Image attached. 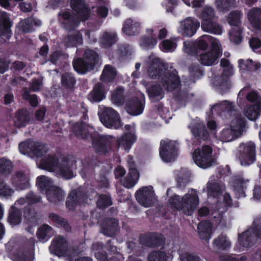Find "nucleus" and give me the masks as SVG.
Instances as JSON below:
<instances>
[{
  "label": "nucleus",
  "instance_id": "obj_47",
  "mask_svg": "<svg viewBox=\"0 0 261 261\" xmlns=\"http://www.w3.org/2000/svg\"><path fill=\"white\" fill-rule=\"evenodd\" d=\"M82 42V35L80 32L69 35L64 39V42L67 46H74L79 44H81Z\"/></svg>",
  "mask_w": 261,
  "mask_h": 261
},
{
  "label": "nucleus",
  "instance_id": "obj_64",
  "mask_svg": "<svg viewBox=\"0 0 261 261\" xmlns=\"http://www.w3.org/2000/svg\"><path fill=\"white\" fill-rule=\"evenodd\" d=\"M22 97L24 99L28 100L32 107L37 106L38 101L36 95L35 94L31 95L28 90L25 89L24 90Z\"/></svg>",
  "mask_w": 261,
  "mask_h": 261
},
{
  "label": "nucleus",
  "instance_id": "obj_2",
  "mask_svg": "<svg viewBox=\"0 0 261 261\" xmlns=\"http://www.w3.org/2000/svg\"><path fill=\"white\" fill-rule=\"evenodd\" d=\"M75 162L72 158L58 160L55 155H48L41 160L39 167L42 169L55 172L66 179H70L74 176Z\"/></svg>",
  "mask_w": 261,
  "mask_h": 261
},
{
  "label": "nucleus",
  "instance_id": "obj_42",
  "mask_svg": "<svg viewBox=\"0 0 261 261\" xmlns=\"http://www.w3.org/2000/svg\"><path fill=\"white\" fill-rule=\"evenodd\" d=\"M117 41L116 34L114 32H106L100 38V43L105 47H110Z\"/></svg>",
  "mask_w": 261,
  "mask_h": 261
},
{
  "label": "nucleus",
  "instance_id": "obj_23",
  "mask_svg": "<svg viewBox=\"0 0 261 261\" xmlns=\"http://www.w3.org/2000/svg\"><path fill=\"white\" fill-rule=\"evenodd\" d=\"M41 24L40 20L33 17H29L19 22L17 28L22 32L29 33L34 31L37 27Z\"/></svg>",
  "mask_w": 261,
  "mask_h": 261
},
{
  "label": "nucleus",
  "instance_id": "obj_28",
  "mask_svg": "<svg viewBox=\"0 0 261 261\" xmlns=\"http://www.w3.org/2000/svg\"><path fill=\"white\" fill-rule=\"evenodd\" d=\"M248 17L253 28L261 30V8L252 9L248 12Z\"/></svg>",
  "mask_w": 261,
  "mask_h": 261
},
{
  "label": "nucleus",
  "instance_id": "obj_38",
  "mask_svg": "<svg viewBox=\"0 0 261 261\" xmlns=\"http://www.w3.org/2000/svg\"><path fill=\"white\" fill-rule=\"evenodd\" d=\"M73 129L76 135L78 137L82 139L86 138L88 136V134L91 133L93 130L92 126L83 123L75 124Z\"/></svg>",
  "mask_w": 261,
  "mask_h": 261
},
{
  "label": "nucleus",
  "instance_id": "obj_51",
  "mask_svg": "<svg viewBox=\"0 0 261 261\" xmlns=\"http://www.w3.org/2000/svg\"><path fill=\"white\" fill-rule=\"evenodd\" d=\"M124 89L118 88L112 94V101L117 105H121L124 102Z\"/></svg>",
  "mask_w": 261,
  "mask_h": 261
},
{
  "label": "nucleus",
  "instance_id": "obj_41",
  "mask_svg": "<svg viewBox=\"0 0 261 261\" xmlns=\"http://www.w3.org/2000/svg\"><path fill=\"white\" fill-rule=\"evenodd\" d=\"M116 74V69L111 65H107L104 67L100 79L105 83H109L115 79Z\"/></svg>",
  "mask_w": 261,
  "mask_h": 261
},
{
  "label": "nucleus",
  "instance_id": "obj_8",
  "mask_svg": "<svg viewBox=\"0 0 261 261\" xmlns=\"http://www.w3.org/2000/svg\"><path fill=\"white\" fill-rule=\"evenodd\" d=\"M98 114L101 122L108 128L118 129L122 126L119 115L112 108L100 106Z\"/></svg>",
  "mask_w": 261,
  "mask_h": 261
},
{
  "label": "nucleus",
  "instance_id": "obj_54",
  "mask_svg": "<svg viewBox=\"0 0 261 261\" xmlns=\"http://www.w3.org/2000/svg\"><path fill=\"white\" fill-rule=\"evenodd\" d=\"M49 217L52 221L56 223L59 226L64 228L66 231L70 230V228L67 221L63 218L59 217L54 213L50 214Z\"/></svg>",
  "mask_w": 261,
  "mask_h": 261
},
{
  "label": "nucleus",
  "instance_id": "obj_16",
  "mask_svg": "<svg viewBox=\"0 0 261 261\" xmlns=\"http://www.w3.org/2000/svg\"><path fill=\"white\" fill-rule=\"evenodd\" d=\"M51 254L59 256L65 255L68 250V243L66 238L62 236H58L53 239L49 247Z\"/></svg>",
  "mask_w": 261,
  "mask_h": 261
},
{
  "label": "nucleus",
  "instance_id": "obj_5",
  "mask_svg": "<svg viewBox=\"0 0 261 261\" xmlns=\"http://www.w3.org/2000/svg\"><path fill=\"white\" fill-rule=\"evenodd\" d=\"M193 159L196 165L203 169L211 167L216 162L212 147L207 145L196 149L193 153Z\"/></svg>",
  "mask_w": 261,
  "mask_h": 261
},
{
  "label": "nucleus",
  "instance_id": "obj_31",
  "mask_svg": "<svg viewBox=\"0 0 261 261\" xmlns=\"http://www.w3.org/2000/svg\"><path fill=\"white\" fill-rule=\"evenodd\" d=\"M105 93L103 85L98 83L88 95V99L91 101L99 102L105 98Z\"/></svg>",
  "mask_w": 261,
  "mask_h": 261
},
{
  "label": "nucleus",
  "instance_id": "obj_4",
  "mask_svg": "<svg viewBox=\"0 0 261 261\" xmlns=\"http://www.w3.org/2000/svg\"><path fill=\"white\" fill-rule=\"evenodd\" d=\"M168 203L172 208L181 211L186 215L190 216L199 204L198 194L196 190L191 189L182 197L177 195L171 197Z\"/></svg>",
  "mask_w": 261,
  "mask_h": 261
},
{
  "label": "nucleus",
  "instance_id": "obj_34",
  "mask_svg": "<svg viewBox=\"0 0 261 261\" xmlns=\"http://www.w3.org/2000/svg\"><path fill=\"white\" fill-rule=\"evenodd\" d=\"M118 229V223L115 219L108 220L102 228L103 233L107 236H114Z\"/></svg>",
  "mask_w": 261,
  "mask_h": 261
},
{
  "label": "nucleus",
  "instance_id": "obj_53",
  "mask_svg": "<svg viewBox=\"0 0 261 261\" xmlns=\"http://www.w3.org/2000/svg\"><path fill=\"white\" fill-rule=\"evenodd\" d=\"M241 29L240 26L232 27L229 33L230 40L234 44H239L242 41Z\"/></svg>",
  "mask_w": 261,
  "mask_h": 261
},
{
  "label": "nucleus",
  "instance_id": "obj_50",
  "mask_svg": "<svg viewBox=\"0 0 261 261\" xmlns=\"http://www.w3.org/2000/svg\"><path fill=\"white\" fill-rule=\"evenodd\" d=\"M21 214L18 208L12 206L9 215V222L12 225L19 224L21 222Z\"/></svg>",
  "mask_w": 261,
  "mask_h": 261
},
{
  "label": "nucleus",
  "instance_id": "obj_58",
  "mask_svg": "<svg viewBox=\"0 0 261 261\" xmlns=\"http://www.w3.org/2000/svg\"><path fill=\"white\" fill-rule=\"evenodd\" d=\"M47 152V147L43 144L35 142V146L33 147L32 153L37 157H42Z\"/></svg>",
  "mask_w": 261,
  "mask_h": 261
},
{
  "label": "nucleus",
  "instance_id": "obj_18",
  "mask_svg": "<svg viewBox=\"0 0 261 261\" xmlns=\"http://www.w3.org/2000/svg\"><path fill=\"white\" fill-rule=\"evenodd\" d=\"M127 163L129 168V173L122 181V184L125 188H131L138 181L139 178V174L136 168L133 159L130 155H128L127 158Z\"/></svg>",
  "mask_w": 261,
  "mask_h": 261
},
{
  "label": "nucleus",
  "instance_id": "obj_60",
  "mask_svg": "<svg viewBox=\"0 0 261 261\" xmlns=\"http://www.w3.org/2000/svg\"><path fill=\"white\" fill-rule=\"evenodd\" d=\"M241 17V14L238 11H233L229 15L228 21L230 25L232 27L239 26L240 19Z\"/></svg>",
  "mask_w": 261,
  "mask_h": 261
},
{
  "label": "nucleus",
  "instance_id": "obj_13",
  "mask_svg": "<svg viewBox=\"0 0 261 261\" xmlns=\"http://www.w3.org/2000/svg\"><path fill=\"white\" fill-rule=\"evenodd\" d=\"M199 22L192 17H188L179 22L178 33L185 37L193 36L199 27Z\"/></svg>",
  "mask_w": 261,
  "mask_h": 261
},
{
  "label": "nucleus",
  "instance_id": "obj_52",
  "mask_svg": "<svg viewBox=\"0 0 261 261\" xmlns=\"http://www.w3.org/2000/svg\"><path fill=\"white\" fill-rule=\"evenodd\" d=\"M13 182L19 189H23L28 185V177L21 172L18 173L14 178Z\"/></svg>",
  "mask_w": 261,
  "mask_h": 261
},
{
  "label": "nucleus",
  "instance_id": "obj_57",
  "mask_svg": "<svg viewBox=\"0 0 261 261\" xmlns=\"http://www.w3.org/2000/svg\"><path fill=\"white\" fill-rule=\"evenodd\" d=\"M14 191L5 182H0V196L8 198L12 196Z\"/></svg>",
  "mask_w": 261,
  "mask_h": 261
},
{
  "label": "nucleus",
  "instance_id": "obj_12",
  "mask_svg": "<svg viewBox=\"0 0 261 261\" xmlns=\"http://www.w3.org/2000/svg\"><path fill=\"white\" fill-rule=\"evenodd\" d=\"M230 186L238 198L246 196V191L248 188L250 180L243 175H237L232 177Z\"/></svg>",
  "mask_w": 261,
  "mask_h": 261
},
{
  "label": "nucleus",
  "instance_id": "obj_37",
  "mask_svg": "<svg viewBox=\"0 0 261 261\" xmlns=\"http://www.w3.org/2000/svg\"><path fill=\"white\" fill-rule=\"evenodd\" d=\"M139 45L144 50L151 49L157 44V39L153 36H143L139 40Z\"/></svg>",
  "mask_w": 261,
  "mask_h": 261
},
{
  "label": "nucleus",
  "instance_id": "obj_6",
  "mask_svg": "<svg viewBox=\"0 0 261 261\" xmlns=\"http://www.w3.org/2000/svg\"><path fill=\"white\" fill-rule=\"evenodd\" d=\"M245 127V122L241 116H237L231 122L229 127L223 129L219 138L223 142H231L240 136Z\"/></svg>",
  "mask_w": 261,
  "mask_h": 261
},
{
  "label": "nucleus",
  "instance_id": "obj_33",
  "mask_svg": "<svg viewBox=\"0 0 261 261\" xmlns=\"http://www.w3.org/2000/svg\"><path fill=\"white\" fill-rule=\"evenodd\" d=\"M212 224L207 221H202L197 226V230L199 237L201 239L209 240L211 236Z\"/></svg>",
  "mask_w": 261,
  "mask_h": 261
},
{
  "label": "nucleus",
  "instance_id": "obj_55",
  "mask_svg": "<svg viewBox=\"0 0 261 261\" xmlns=\"http://www.w3.org/2000/svg\"><path fill=\"white\" fill-rule=\"evenodd\" d=\"M35 146V142L31 140L21 142L19 145V149L20 153L26 154L32 152L33 147Z\"/></svg>",
  "mask_w": 261,
  "mask_h": 261
},
{
  "label": "nucleus",
  "instance_id": "obj_35",
  "mask_svg": "<svg viewBox=\"0 0 261 261\" xmlns=\"http://www.w3.org/2000/svg\"><path fill=\"white\" fill-rule=\"evenodd\" d=\"M13 261H33L34 256L32 251L24 250L20 248L12 255Z\"/></svg>",
  "mask_w": 261,
  "mask_h": 261
},
{
  "label": "nucleus",
  "instance_id": "obj_24",
  "mask_svg": "<svg viewBox=\"0 0 261 261\" xmlns=\"http://www.w3.org/2000/svg\"><path fill=\"white\" fill-rule=\"evenodd\" d=\"M225 190V186L222 182L209 181L206 184V191L209 197L218 198Z\"/></svg>",
  "mask_w": 261,
  "mask_h": 261
},
{
  "label": "nucleus",
  "instance_id": "obj_20",
  "mask_svg": "<svg viewBox=\"0 0 261 261\" xmlns=\"http://www.w3.org/2000/svg\"><path fill=\"white\" fill-rule=\"evenodd\" d=\"M257 238L261 239V228H251L239 237L240 246L248 247L250 244L254 242Z\"/></svg>",
  "mask_w": 261,
  "mask_h": 261
},
{
  "label": "nucleus",
  "instance_id": "obj_1",
  "mask_svg": "<svg viewBox=\"0 0 261 261\" xmlns=\"http://www.w3.org/2000/svg\"><path fill=\"white\" fill-rule=\"evenodd\" d=\"M147 73L152 79H160L164 88L168 91L173 90L179 85L176 71L171 67H166L159 58H153Z\"/></svg>",
  "mask_w": 261,
  "mask_h": 261
},
{
  "label": "nucleus",
  "instance_id": "obj_9",
  "mask_svg": "<svg viewBox=\"0 0 261 261\" xmlns=\"http://www.w3.org/2000/svg\"><path fill=\"white\" fill-rule=\"evenodd\" d=\"M97 59L98 55L95 51L87 49L83 56V59H77L73 61V68L77 72L84 74L93 69Z\"/></svg>",
  "mask_w": 261,
  "mask_h": 261
},
{
  "label": "nucleus",
  "instance_id": "obj_43",
  "mask_svg": "<svg viewBox=\"0 0 261 261\" xmlns=\"http://www.w3.org/2000/svg\"><path fill=\"white\" fill-rule=\"evenodd\" d=\"M30 121L28 112L26 110H21L17 112L15 120L16 126L21 127L25 126Z\"/></svg>",
  "mask_w": 261,
  "mask_h": 261
},
{
  "label": "nucleus",
  "instance_id": "obj_17",
  "mask_svg": "<svg viewBox=\"0 0 261 261\" xmlns=\"http://www.w3.org/2000/svg\"><path fill=\"white\" fill-rule=\"evenodd\" d=\"M137 95V97L133 98L126 103L127 112L134 116L141 114L144 110L145 96L141 92H139Z\"/></svg>",
  "mask_w": 261,
  "mask_h": 261
},
{
  "label": "nucleus",
  "instance_id": "obj_49",
  "mask_svg": "<svg viewBox=\"0 0 261 261\" xmlns=\"http://www.w3.org/2000/svg\"><path fill=\"white\" fill-rule=\"evenodd\" d=\"M13 164L11 161L5 158L0 159V173L4 175H9L13 169Z\"/></svg>",
  "mask_w": 261,
  "mask_h": 261
},
{
  "label": "nucleus",
  "instance_id": "obj_21",
  "mask_svg": "<svg viewBox=\"0 0 261 261\" xmlns=\"http://www.w3.org/2000/svg\"><path fill=\"white\" fill-rule=\"evenodd\" d=\"M114 137L110 135H98L93 140V147L99 153H106L110 149V146Z\"/></svg>",
  "mask_w": 261,
  "mask_h": 261
},
{
  "label": "nucleus",
  "instance_id": "obj_32",
  "mask_svg": "<svg viewBox=\"0 0 261 261\" xmlns=\"http://www.w3.org/2000/svg\"><path fill=\"white\" fill-rule=\"evenodd\" d=\"M84 196L79 190H73L70 192L67 200V205L70 210H72L77 203L84 202Z\"/></svg>",
  "mask_w": 261,
  "mask_h": 261
},
{
  "label": "nucleus",
  "instance_id": "obj_19",
  "mask_svg": "<svg viewBox=\"0 0 261 261\" xmlns=\"http://www.w3.org/2000/svg\"><path fill=\"white\" fill-rule=\"evenodd\" d=\"M12 26V22L9 14L6 12L0 11V42L6 41L11 37Z\"/></svg>",
  "mask_w": 261,
  "mask_h": 261
},
{
  "label": "nucleus",
  "instance_id": "obj_45",
  "mask_svg": "<svg viewBox=\"0 0 261 261\" xmlns=\"http://www.w3.org/2000/svg\"><path fill=\"white\" fill-rule=\"evenodd\" d=\"M36 185L41 191H45V193L47 190H50L51 187H54L53 181L50 178L44 175L37 177Z\"/></svg>",
  "mask_w": 261,
  "mask_h": 261
},
{
  "label": "nucleus",
  "instance_id": "obj_10",
  "mask_svg": "<svg viewBox=\"0 0 261 261\" xmlns=\"http://www.w3.org/2000/svg\"><path fill=\"white\" fill-rule=\"evenodd\" d=\"M255 155V147L253 142L241 143L238 147L237 157L242 166H248L253 164Z\"/></svg>",
  "mask_w": 261,
  "mask_h": 261
},
{
  "label": "nucleus",
  "instance_id": "obj_62",
  "mask_svg": "<svg viewBox=\"0 0 261 261\" xmlns=\"http://www.w3.org/2000/svg\"><path fill=\"white\" fill-rule=\"evenodd\" d=\"M247 99L251 102H255V105L261 106V95L255 91L249 92L246 96Z\"/></svg>",
  "mask_w": 261,
  "mask_h": 261
},
{
  "label": "nucleus",
  "instance_id": "obj_14",
  "mask_svg": "<svg viewBox=\"0 0 261 261\" xmlns=\"http://www.w3.org/2000/svg\"><path fill=\"white\" fill-rule=\"evenodd\" d=\"M138 202L144 207L151 206L155 201L154 191L151 186L143 187L136 193Z\"/></svg>",
  "mask_w": 261,
  "mask_h": 261
},
{
  "label": "nucleus",
  "instance_id": "obj_30",
  "mask_svg": "<svg viewBox=\"0 0 261 261\" xmlns=\"http://www.w3.org/2000/svg\"><path fill=\"white\" fill-rule=\"evenodd\" d=\"M140 23L132 19H127L124 24L122 30L126 34L131 36L139 33L140 31Z\"/></svg>",
  "mask_w": 261,
  "mask_h": 261
},
{
  "label": "nucleus",
  "instance_id": "obj_39",
  "mask_svg": "<svg viewBox=\"0 0 261 261\" xmlns=\"http://www.w3.org/2000/svg\"><path fill=\"white\" fill-rule=\"evenodd\" d=\"M213 244L215 247L222 250L229 249L231 246L229 238L224 234H221L216 238L213 241Z\"/></svg>",
  "mask_w": 261,
  "mask_h": 261
},
{
  "label": "nucleus",
  "instance_id": "obj_27",
  "mask_svg": "<svg viewBox=\"0 0 261 261\" xmlns=\"http://www.w3.org/2000/svg\"><path fill=\"white\" fill-rule=\"evenodd\" d=\"M137 138L134 133H125L117 139L119 147L128 151L136 141Z\"/></svg>",
  "mask_w": 261,
  "mask_h": 261
},
{
  "label": "nucleus",
  "instance_id": "obj_61",
  "mask_svg": "<svg viewBox=\"0 0 261 261\" xmlns=\"http://www.w3.org/2000/svg\"><path fill=\"white\" fill-rule=\"evenodd\" d=\"M235 0H216V5L218 9L222 10L226 9L236 5Z\"/></svg>",
  "mask_w": 261,
  "mask_h": 261
},
{
  "label": "nucleus",
  "instance_id": "obj_26",
  "mask_svg": "<svg viewBox=\"0 0 261 261\" xmlns=\"http://www.w3.org/2000/svg\"><path fill=\"white\" fill-rule=\"evenodd\" d=\"M65 195V192L61 188L56 186L51 187L46 193L48 200L55 203L63 200Z\"/></svg>",
  "mask_w": 261,
  "mask_h": 261
},
{
  "label": "nucleus",
  "instance_id": "obj_63",
  "mask_svg": "<svg viewBox=\"0 0 261 261\" xmlns=\"http://www.w3.org/2000/svg\"><path fill=\"white\" fill-rule=\"evenodd\" d=\"M112 201L108 195H100L97 202V206L99 208H103L111 205Z\"/></svg>",
  "mask_w": 261,
  "mask_h": 261
},
{
  "label": "nucleus",
  "instance_id": "obj_40",
  "mask_svg": "<svg viewBox=\"0 0 261 261\" xmlns=\"http://www.w3.org/2000/svg\"><path fill=\"white\" fill-rule=\"evenodd\" d=\"M148 95L152 101H157L164 97V92L159 85H153L147 89Z\"/></svg>",
  "mask_w": 261,
  "mask_h": 261
},
{
  "label": "nucleus",
  "instance_id": "obj_46",
  "mask_svg": "<svg viewBox=\"0 0 261 261\" xmlns=\"http://www.w3.org/2000/svg\"><path fill=\"white\" fill-rule=\"evenodd\" d=\"M261 112V106L253 105L246 108L244 113L250 120H255L258 118Z\"/></svg>",
  "mask_w": 261,
  "mask_h": 261
},
{
  "label": "nucleus",
  "instance_id": "obj_44",
  "mask_svg": "<svg viewBox=\"0 0 261 261\" xmlns=\"http://www.w3.org/2000/svg\"><path fill=\"white\" fill-rule=\"evenodd\" d=\"M234 110V104L227 100L217 102L212 108V111H216L220 113L223 111H232Z\"/></svg>",
  "mask_w": 261,
  "mask_h": 261
},
{
  "label": "nucleus",
  "instance_id": "obj_59",
  "mask_svg": "<svg viewBox=\"0 0 261 261\" xmlns=\"http://www.w3.org/2000/svg\"><path fill=\"white\" fill-rule=\"evenodd\" d=\"M167 255L163 251H153L148 257V261H166Z\"/></svg>",
  "mask_w": 261,
  "mask_h": 261
},
{
  "label": "nucleus",
  "instance_id": "obj_48",
  "mask_svg": "<svg viewBox=\"0 0 261 261\" xmlns=\"http://www.w3.org/2000/svg\"><path fill=\"white\" fill-rule=\"evenodd\" d=\"M41 198L40 196L35 195L33 193H29L27 196L26 198H21L18 199L15 203V207L18 205H22L25 204L35 203L40 201Z\"/></svg>",
  "mask_w": 261,
  "mask_h": 261
},
{
  "label": "nucleus",
  "instance_id": "obj_25",
  "mask_svg": "<svg viewBox=\"0 0 261 261\" xmlns=\"http://www.w3.org/2000/svg\"><path fill=\"white\" fill-rule=\"evenodd\" d=\"M192 133L196 137H198L203 140L208 138V133L202 122L199 120H195L189 126Z\"/></svg>",
  "mask_w": 261,
  "mask_h": 261
},
{
  "label": "nucleus",
  "instance_id": "obj_29",
  "mask_svg": "<svg viewBox=\"0 0 261 261\" xmlns=\"http://www.w3.org/2000/svg\"><path fill=\"white\" fill-rule=\"evenodd\" d=\"M238 66L242 72L254 71L260 67L259 63L253 61L251 59H240L238 60Z\"/></svg>",
  "mask_w": 261,
  "mask_h": 261
},
{
  "label": "nucleus",
  "instance_id": "obj_7",
  "mask_svg": "<svg viewBox=\"0 0 261 261\" xmlns=\"http://www.w3.org/2000/svg\"><path fill=\"white\" fill-rule=\"evenodd\" d=\"M201 28L206 32L220 35L222 32V27L215 21V13L210 6L203 8L201 15Z\"/></svg>",
  "mask_w": 261,
  "mask_h": 261
},
{
  "label": "nucleus",
  "instance_id": "obj_11",
  "mask_svg": "<svg viewBox=\"0 0 261 261\" xmlns=\"http://www.w3.org/2000/svg\"><path fill=\"white\" fill-rule=\"evenodd\" d=\"M177 143L168 139L161 141L160 154L162 159L165 162L173 161L177 155Z\"/></svg>",
  "mask_w": 261,
  "mask_h": 261
},
{
  "label": "nucleus",
  "instance_id": "obj_22",
  "mask_svg": "<svg viewBox=\"0 0 261 261\" xmlns=\"http://www.w3.org/2000/svg\"><path fill=\"white\" fill-rule=\"evenodd\" d=\"M209 44L211 48L220 46V42L217 39L208 35H204L200 37L194 43V45L198 48L204 50L206 49Z\"/></svg>",
  "mask_w": 261,
  "mask_h": 261
},
{
  "label": "nucleus",
  "instance_id": "obj_36",
  "mask_svg": "<svg viewBox=\"0 0 261 261\" xmlns=\"http://www.w3.org/2000/svg\"><path fill=\"white\" fill-rule=\"evenodd\" d=\"M53 233L51 227L46 224H44L38 228L37 237L40 241L45 242L53 236Z\"/></svg>",
  "mask_w": 261,
  "mask_h": 261
},
{
  "label": "nucleus",
  "instance_id": "obj_15",
  "mask_svg": "<svg viewBox=\"0 0 261 261\" xmlns=\"http://www.w3.org/2000/svg\"><path fill=\"white\" fill-rule=\"evenodd\" d=\"M222 49L220 46L211 48L208 51L200 54L199 60L200 63L205 66H212L218 63V58L221 56Z\"/></svg>",
  "mask_w": 261,
  "mask_h": 261
},
{
  "label": "nucleus",
  "instance_id": "obj_56",
  "mask_svg": "<svg viewBox=\"0 0 261 261\" xmlns=\"http://www.w3.org/2000/svg\"><path fill=\"white\" fill-rule=\"evenodd\" d=\"M176 40L174 38L166 39L162 42V49L165 52H172L176 47Z\"/></svg>",
  "mask_w": 261,
  "mask_h": 261
},
{
  "label": "nucleus",
  "instance_id": "obj_3",
  "mask_svg": "<svg viewBox=\"0 0 261 261\" xmlns=\"http://www.w3.org/2000/svg\"><path fill=\"white\" fill-rule=\"evenodd\" d=\"M71 7L75 13L65 11L60 14L65 29L71 31L76 28L80 21H85L90 16V11L84 0H71Z\"/></svg>",
  "mask_w": 261,
  "mask_h": 261
}]
</instances>
